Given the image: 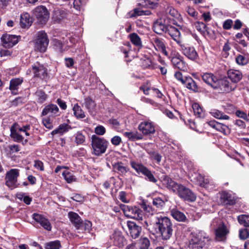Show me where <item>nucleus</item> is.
Instances as JSON below:
<instances>
[{
	"label": "nucleus",
	"instance_id": "f257e3e1",
	"mask_svg": "<svg viewBox=\"0 0 249 249\" xmlns=\"http://www.w3.org/2000/svg\"><path fill=\"white\" fill-rule=\"evenodd\" d=\"M142 225L151 233L159 235L163 240H169L173 235V225L167 216H156L150 224L144 221Z\"/></svg>",
	"mask_w": 249,
	"mask_h": 249
},
{
	"label": "nucleus",
	"instance_id": "f03ea898",
	"mask_svg": "<svg viewBox=\"0 0 249 249\" xmlns=\"http://www.w3.org/2000/svg\"><path fill=\"white\" fill-rule=\"evenodd\" d=\"M162 182L168 189L177 194L180 198L189 202H194L196 200V196L190 189L177 183L168 176L163 177Z\"/></svg>",
	"mask_w": 249,
	"mask_h": 249
},
{
	"label": "nucleus",
	"instance_id": "7ed1b4c3",
	"mask_svg": "<svg viewBox=\"0 0 249 249\" xmlns=\"http://www.w3.org/2000/svg\"><path fill=\"white\" fill-rule=\"evenodd\" d=\"M210 238L203 231L192 233L189 241V247L191 249H203Z\"/></svg>",
	"mask_w": 249,
	"mask_h": 249
},
{
	"label": "nucleus",
	"instance_id": "20e7f679",
	"mask_svg": "<svg viewBox=\"0 0 249 249\" xmlns=\"http://www.w3.org/2000/svg\"><path fill=\"white\" fill-rule=\"evenodd\" d=\"M108 142L103 138H100L95 135L91 137V145L93 154L100 156L105 153L108 145Z\"/></svg>",
	"mask_w": 249,
	"mask_h": 249
},
{
	"label": "nucleus",
	"instance_id": "39448f33",
	"mask_svg": "<svg viewBox=\"0 0 249 249\" xmlns=\"http://www.w3.org/2000/svg\"><path fill=\"white\" fill-rule=\"evenodd\" d=\"M49 41L47 34L45 32L42 31L38 32L35 42V50L40 53L46 52Z\"/></svg>",
	"mask_w": 249,
	"mask_h": 249
},
{
	"label": "nucleus",
	"instance_id": "423d86ee",
	"mask_svg": "<svg viewBox=\"0 0 249 249\" xmlns=\"http://www.w3.org/2000/svg\"><path fill=\"white\" fill-rule=\"evenodd\" d=\"M122 210L124 214L129 217L142 220L143 214L142 210L137 207H131L127 205H123Z\"/></svg>",
	"mask_w": 249,
	"mask_h": 249
},
{
	"label": "nucleus",
	"instance_id": "0eeeda50",
	"mask_svg": "<svg viewBox=\"0 0 249 249\" xmlns=\"http://www.w3.org/2000/svg\"><path fill=\"white\" fill-rule=\"evenodd\" d=\"M0 39L3 47L10 48L18 43L20 36L5 34L2 36Z\"/></svg>",
	"mask_w": 249,
	"mask_h": 249
},
{
	"label": "nucleus",
	"instance_id": "6e6552de",
	"mask_svg": "<svg viewBox=\"0 0 249 249\" xmlns=\"http://www.w3.org/2000/svg\"><path fill=\"white\" fill-rule=\"evenodd\" d=\"M34 14L41 24H45L49 18L48 11L42 5L36 7L34 10Z\"/></svg>",
	"mask_w": 249,
	"mask_h": 249
},
{
	"label": "nucleus",
	"instance_id": "1a4fd4ad",
	"mask_svg": "<svg viewBox=\"0 0 249 249\" xmlns=\"http://www.w3.org/2000/svg\"><path fill=\"white\" fill-rule=\"evenodd\" d=\"M19 176V170L12 169L6 174V185L9 187L15 188L16 186L17 178Z\"/></svg>",
	"mask_w": 249,
	"mask_h": 249
},
{
	"label": "nucleus",
	"instance_id": "9d476101",
	"mask_svg": "<svg viewBox=\"0 0 249 249\" xmlns=\"http://www.w3.org/2000/svg\"><path fill=\"white\" fill-rule=\"evenodd\" d=\"M29 71L34 74V76L39 77L42 79H45L47 76V70L42 65L39 63L32 65Z\"/></svg>",
	"mask_w": 249,
	"mask_h": 249
},
{
	"label": "nucleus",
	"instance_id": "9b49d317",
	"mask_svg": "<svg viewBox=\"0 0 249 249\" xmlns=\"http://www.w3.org/2000/svg\"><path fill=\"white\" fill-rule=\"evenodd\" d=\"M32 218L34 220L39 224L44 229L50 231L52 229L51 224L49 220L43 215L34 213L32 214Z\"/></svg>",
	"mask_w": 249,
	"mask_h": 249
},
{
	"label": "nucleus",
	"instance_id": "f8f14e48",
	"mask_svg": "<svg viewBox=\"0 0 249 249\" xmlns=\"http://www.w3.org/2000/svg\"><path fill=\"white\" fill-rule=\"evenodd\" d=\"M229 232V230L223 223L220 224L215 230L216 240L225 241Z\"/></svg>",
	"mask_w": 249,
	"mask_h": 249
},
{
	"label": "nucleus",
	"instance_id": "ddd939ff",
	"mask_svg": "<svg viewBox=\"0 0 249 249\" xmlns=\"http://www.w3.org/2000/svg\"><path fill=\"white\" fill-rule=\"evenodd\" d=\"M236 86L231 84L227 79L217 80V88H219L222 92H229L236 88Z\"/></svg>",
	"mask_w": 249,
	"mask_h": 249
},
{
	"label": "nucleus",
	"instance_id": "4468645a",
	"mask_svg": "<svg viewBox=\"0 0 249 249\" xmlns=\"http://www.w3.org/2000/svg\"><path fill=\"white\" fill-rule=\"evenodd\" d=\"M182 53L189 59L194 60L197 58L198 54L194 47H186L182 43L179 45Z\"/></svg>",
	"mask_w": 249,
	"mask_h": 249
},
{
	"label": "nucleus",
	"instance_id": "2eb2a0df",
	"mask_svg": "<svg viewBox=\"0 0 249 249\" xmlns=\"http://www.w3.org/2000/svg\"><path fill=\"white\" fill-rule=\"evenodd\" d=\"M139 129L145 135L153 134L155 132L153 123L147 121L142 122L139 125Z\"/></svg>",
	"mask_w": 249,
	"mask_h": 249
},
{
	"label": "nucleus",
	"instance_id": "dca6fc26",
	"mask_svg": "<svg viewBox=\"0 0 249 249\" xmlns=\"http://www.w3.org/2000/svg\"><path fill=\"white\" fill-rule=\"evenodd\" d=\"M166 33H167L178 44L181 45L182 40L180 37V33L177 28L172 25H168Z\"/></svg>",
	"mask_w": 249,
	"mask_h": 249
},
{
	"label": "nucleus",
	"instance_id": "f3484780",
	"mask_svg": "<svg viewBox=\"0 0 249 249\" xmlns=\"http://www.w3.org/2000/svg\"><path fill=\"white\" fill-rule=\"evenodd\" d=\"M68 15V12L65 9L59 8H55L52 14V19L59 22L66 18Z\"/></svg>",
	"mask_w": 249,
	"mask_h": 249
},
{
	"label": "nucleus",
	"instance_id": "a211bd4d",
	"mask_svg": "<svg viewBox=\"0 0 249 249\" xmlns=\"http://www.w3.org/2000/svg\"><path fill=\"white\" fill-rule=\"evenodd\" d=\"M152 42L157 51H160L165 56H168V53L163 39L158 37L153 38Z\"/></svg>",
	"mask_w": 249,
	"mask_h": 249
},
{
	"label": "nucleus",
	"instance_id": "6ab92c4d",
	"mask_svg": "<svg viewBox=\"0 0 249 249\" xmlns=\"http://www.w3.org/2000/svg\"><path fill=\"white\" fill-rule=\"evenodd\" d=\"M111 240L112 241L113 245L119 248L122 247L124 245L125 239L121 232L115 231L111 236Z\"/></svg>",
	"mask_w": 249,
	"mask_h": 249
},
{
	"label": "nucleus",
	"instance_id": "aec40b11",
	"mask_svg": "<svg viewBox=\"0 0 249 249\" xmlns=\"http://www.w3.org/2000/svg\"><path fill=\"white\" fill-rule=\"evenodd\" d=\"M127 226L133 238L135 239L139 236L142 231L141 227L137 225L135 222L131 221H127Z\"/></svg>",
	"mask_w": 249,
	"mask_h": 249
},
{
	"label": "nucleus",
	"instance_id": "412c9836",
	"mask_svg": "<svg viewBox=\"0 0 249 249\" xmlns=\"http://www.w3.org/2000/svg\"><path fill=\"white\" fill-rule=\"evenodd\" d=\"M59 108L56 105L49 104L43 108L41 115L46 116L48 114H51L52 116H56L59 115Z\"/></svg>",
	"mask_w": 249,
	"mask_h": 249
},
{
	"label": "nucleus",
	"instance_id": "4be33fe9",
	"mask_svg": "<svg viewBox=\"0 0 249 249\" xmlns=\"http://www.w3.org/2000/svg\"><path fill=\"white\" fill-rule=\"evenodd\" d=\"M204 82L214 88H217V78L212 73H205L202 75Z\"/></svg>",
	"mask_w": 249,
	"mask_h": 249
},
{
	"label": "nucleus",
	"instance_id": "5701e85b",
	"mask_svg": "<svg viewBox=\"0 0 249 249\" xmlns=\"http://www.w3.org/2000/svg\"><path fill=\"white\" fill-rule=\"evenodd\" d=\"M228 77L232 83L235 84L242 79L243 75L242 72L238 70L231 69L228 71Z\"/></svg>",
	"mask_w": 249,
	"mask_h": 249
},
{
	"label": "nucleus",
	"instance_id": "b1692460",
	"mask_svg": "<svg viewBox=\"0 0 249 249\" xmlns=\"http://www.w3.org/2000/svg\"><path fill=\"white\" fill-rule=\"evenodd\" d=\"M71 128V127L70 125L66 123H63L60 124L56 129L52 131L51 134L52 135L58 134L60 136H62Z\"/></svg>",
	"mask_w": 249,
	"mask_h": 249
},
{
	"label": "nucleus",
	"instance_id": "393cba45",
	"mask_svg": "<svg viewBox=\"0 0 249 249\" xmlns=\"http://www.w3.org/2000/svg\"><path fill=\"white\" fill-rule=\"evenodd\" d=\"M132 244L135 249H148L150 241L147 238L144 237L140 238L137 243Z\"/></svg>",
	"mask_w": 249,
	"mask_h": 249
},
{
	"label": "nucleus",
	"instance_id": "a878e982",
	"mask_svg": "<svg viewBox=\"0 0 249 249\" xmlns=\"http://www.w3.org/2000/svg\"><path fill=\"white\" fill-rule=\"evenodd\" d=\"M69 217L71 222L73 224L75 228L77 230L80 228V224L82 220L79 215L76 213L71 212L68 213Z\"/></svg>",
	"mask_w": 249,
	"mask_h": 249
},
{
	"label": "nucleus",
	"instance_id": "bb28decb",
	"mask_svg": "<svg viewBox=\"0 0 249 249\" xmlns=\"http://www.w3.org/2000/svg\"><path fill=\"white\" fill-rule=\"evenodd\" d=\"M114 171L121 175H125L128 171L127 167L124 165L122 162H117L112 164Z\"/></svg>",
	"mask_w": 249,
	"mask_h": 249
},
{
	"label": "nucleus",
	"instance_id": "cd10ccee",
	"mask_svg": "<svg viewBox=\"0 0 249 249\" xmlns=\"http://www.w3.org/2000/svg\"><path fill=\"white\" fill-rule=\"evenodd\" d=\"M32 23V19L28 13H24L20 15V25L22 28L30 27Z\"/></svg>",
	"mask_w": 249,
	"mask_h": 249
},
{
	"label": "nucleus",
	"instance_id": "c85d7f7f",
	"mask_svg": "<svg viewBox=\"0 0 249 249\" xmlns=\"http://www.w3.org/2000/svg\"><path fill=\"white\" fill-rule=\"evenodd\" d=\"M171 62L174 67L178 69L185 71L187 70V65L185 62L178 57H173L172 58Z\"/></svg>",
	"mask_w": 249,
	"mask_h": 249
},
{
	"label": "nucleus",
	"instance_id": "c756f323",
	"mask_svg": "<svg viewBox=\"0 0 249 249\" xmlns=\"http://www.w3.org/2000/svg\"><path fill=\"white\" fill-rule=\"evenodd\" d=\"M168 25L163 24L160 21H157L154 23L153 30L154 32L160 35L166 33Z\"/></svg>",
	"mask_w": 249,
	"mask_h": 249
},
{
	"label": "nucleus",
	"instance_id": "7c9ffc66",
	"mask_svg": "<svg viewBox=\"0 0 249 249\" xmlns=\"http://www.w3.org/2000/svg\"><path fill=\"white\" fill-rule=\"evenodd\" d=\"M171 214L177 221L185 222L188 220L185 215L178 210L173 209L171 211Z\"/></svg>",
	"mask_w": 249,
	"mask_h": 249
},
{
	"label": "nucleus",
	"instance_id": "2f4dec72",
	"mask_svg": "<svg viewBox=\"0 0 249 249\" xmlns=\"http://www.w3.org/2000/svg\"><path fill=\"white\" fill-rule=\"evenodd\" d=\"M199 184L200 186L206 188L208 189H211L214 186L213 182L211 181L209 178H205L201 176H199Z\"/></svg>",
	"mask_w": 249,
	"mask_h": 249
},
{
	"label": "nucleus",
	"instance_id": "473e14b6",
	"mask_svg": "<svg viewBox=\"0 0 249 249\" xmlns=\"http://www.w3.org/2000/svg\"><path fill=\"white\" fill-rule=\"evenodd\" d=\"M128 38L134 45L139 48L142 47V41L137 34L135 33H131L128 36Z\"/></svg>",
	"mask_w": 249,
	"mask_h": 249
},
{
	"label": "nucleus",
	"instance_id": "72a5a7b5",
	"mask_svg": "<svg viewBox=\"0 0 249 249\" xmlns=\"http://www.w3.org/2000/svg\"><path fill=\"white\" fill-rule=\"evenodd\" d=\"M183 84L187 88L194 91H197L198 90V87L195 81L191 77H185Z\"/></svg>",
	"mask_w": 249,
	"mask_h": 249
},
{
	"label": "nucleus",
	"instance_id": "f704fd0d",
	"mask_svg": "<svg viewBox=\"0 0 249 249\" xmlns=\"http://www.w3.org/2000/svg\"><path fill=\"white\" fill-rule=\"evenodd\" d=\"M168 201V197L163 196L162 197H156L153 199V204L158 208H162L165 202Z\"/></svg>",
	"mask_w": 249,
	"mask_h": 249
},
{
	"label": "nucleus",
	"instance_id": "c9c22d12",
	"mask_svg": "<svg viewBox=\"0 0 249 249\" xmlns=\"http://www.w3.org/2000/svg\"><path fill=\"white\" fill-rule=\"evenodd\" d=\"M22 79L20 78L14 79L10 81L9 88L12 91L13 94H17V90L18 88V86L22 83Z\"/></svg>",
	"mask_w": 249,
	"mask_h": 249
},
{
	"label": "nucleus",
	"instance_id": "e433bc0d",
	"mask_svg": "<svg viewBox=\"0 0 249 249\" xmlns=\"http://www.w3.org/2000/svg\"><path fill=\"white\" fill-rule=\"evenodd\" d=\"M83 105L88 109L89 111L92 113L95 109L96 104L91 98L88 97L84 99Z\"/></svg>",
	"mask_w": 249,
	"mask_h": 249
},
{
	"label": "nucleus",
	"instance_id": "4c0bfd02",
	"mask_svg": "<svg viewBox=\"0 0 249 249\" xmlns=\"http://www.w3.org/2000/svg\"><path fill=\"white\" fill-rule=\"evenodd\" d=\"M11 136L15 141L20 142L23 140L22 136L17 132V124H14L10 128Z\"/></svg>",
	"mask_w": 249,
	"mask_h": 249
},
{
	"label": "nucleus",
	"instance_id": "58836bf2",
	"mask_svg": "<svg viewBox=\"0 0 249 249\" xmlns=\"http://www.w3.org/2000/svg\"><path fill=\"white\" fill-rule=\"evenodd\" d=\"M130 165L131 167L134 169L138 173H142V174L147 168L142 163H139L134 160L130 161Z\"/></svg>",
	"mask_w": 249,
	"mask_h": 249
},
{
	"label": "nucleus",
	"instance_id": "ea45409f",
	"mask_svg": "<svg viewBox=\"0 0 249 249\" xmlns=\"http://www.w3.org/2000/svg\"><path fill=\"white\" fill-rule=\"evenodd\" d=\"M92 227V223L88 220H86L84 222L82 221L80 224V228L78 229L79 230V232H89Z\"/></svg>",
	"mask_w": 249,
	"mask_h": 249
},
{
	"label": "nucleus",
	"instance_id": "a19ab883",
	"mask_svg": "<svg viewBox=\"0 0 249 249\" xmlns=\"http://www.w3.org/2000/svg\"><path fill=\"white\" fill-rule=\"evenodd\" d=\"M72 109L74 115L77 118L83 119L85 117L84 112L77 104L74 105Z\"/></svg>",
	"mask_w": 249,
	"mask_h": 249
},
{
	"label": "nucleus",
	"instance_id": "79ce46f5",
	"mask_svg": "<svg viewBox=\"0 0 249 249\" xmlns=\"http://www.w3.org/2000/svg\"><path fill=\"white\" fill-rule=\"evenodd\" d=\"M192 108L194 114L196 117L200 118L204 116L203 109L198 104L196 103L193 104Z\"/></svg>",
	"mask_w": 249,
	"mask_h": 249
},
{
	"label": "nucleus",
	"instance_id": "37998d69",
	"mask_svg": "<svg viewBox=\"0 0 249 249\" xmlns=\"http://www.w3.org/2000/svg\"><path fill=\"white\" fill-rule=\"evenodd\" d=\"M210 113L213 117L218 119L229 120L230 119L229 116L217 109L212 110Z\"/></svg>",
	"mask_w": 249,
	"mask_h": 249
},
{
	"label": "nucleus",
	"instance_id": "c03bdc74",
	"mask_svg": "<svg viewBox=\"0 0 249 249\" xmlns=\"http://www.w3.org/2000/svg\"><path fill=\"white\" fill-rule=\"evenodd\" d=\"M36 100L39 104L43 103L47 98V95L42 90H38L35 93Z\"/></svg>",
	"mask_w": 249,
	"mask_h": 249
},
{
	"label": "nucleus",
	"instance_id": "a18cd8bd",
	"mask_svg": "<svg viewBox=\"0 0 249 249\" xmlns=\"http://www.w3.org/2000/svg\"><path fill=\"white\" fill-rule=\"evenodd\" d=\"M124 135L132 141L141 140L142 139V135L139 134L137 132H125L124 133Z\"/></svg>",
	"mask_w": 249,
	"mask_h": 249
},
{
	"label": "nucleus",
	"instance_id": "49530a36",
	"mask_svg": "<svg viewBox=\"0 0 249 249\" xmlns=\"http://www.w3.org/2000/svg\"><path fill=\"white\" fill-rule=\"evenodd\" d=\"M220 199L223 200V202L228 205H232L234 203V201L231 199V196L226 192H223L220 196Z\"/></svg>",
	"mask_w": 249,
	"mask_h": 249
},
{
	"label": "nucleus",
	"instance_id": "de8ad7c7",
	"mask_svg": "<svg viewBox=\"0 0 249 249\" xmlns=\"http://www.w3.org/2000/svg\"><path fill=\"white\" fill-rule=\"evenodd\" d=\"M62 176L68 183H71L76 180V178L72 172L66 171L63 172Z\"/></svg>",
	"mask_w": 249,
	"mask_h": 249
},
{
	"label": "nucleus",
	"instance_id": "09e8293b",
	"mask_svg": "<svg viewBox=\"0 0 249 249\" xmlns=\"http://www.w3.org/2000/svg\"><path fill=\"white\" fill-rule=\"evenodd\" d=\"M142 175L146 177V179L150 182L156 183L157 181V179L154 177L153 174L147 168L145 169Z\"/></svg>",
	"mask_w": 249,
	"mask_h": 249
},
{
	"label": "nucleus",
	"instance_id": "8fccbe9b",
	"mask_svg": "<svg viewBox=\"0 0 249 249\" xmlns=\"http://www.w3.org/2000/svg\"><path fill=\"white\" fill-rule=\"evenodd\" d=\"M238 220L241 224L244 225L245 227H249V215L243 214L238 216Z\"/></svg>",
	"mask_w": 249,
	"mask_h": 249
},
{
	"label": "nucleus",
	"instance_id": "3c124183",
	"mask_svg": "<svg viewBox=\"0 0 249 249\" xmlns=\"http://www.w3.org/2000/svg\"><path fill=\"white\" fill-rule=\"evenodd\" d=\"M61 247L60 242L58 240L48 243L45 247L46 249H59Z\"/></svg>",
	"mask_w": 249,
	"mask_h": 249
},
{
	"label": "nucleus",
	"instance_id": "603ef678",
	"mask_svg": "<svg viewBox=\"0 0 249 249\" xmlns=\"http://www.w3.org/2000/svg\"><path fill=\"white\" fill-rule=\"evenodd\" d=\"M141 206L145 213L149 215H153L155 213V210L152 206L147 205L145 202H142L141 204Z\"/></svg>",
	"mask_w": 249,
	"mask_h": 249
},
{
	"label": "nucleus",
	"instance_id": "864d4df0",
	"mask_svg": "<svg viewBox=\"0 0 249 249\" xmlns=\"http://www.w3.org/2000/svg\"><path fill=\"white\" fill-rule=\"evenodd\" d=\"M143 10H141L140 8H135L133 10L128 13V16L130 18H136L138 16H142Z\"/></svg>",
	"mask_w": 249,
	"mask_h": 249
},
{
	"label": "nucleus",
	"instance_id": "5fc2aeb1",
	"mask_svg": "<svg viewBox=\"0 0 249 249\" xmlns=\"http://www.w3.org/2000/svg\"><path fill=\"white\" fill-rule=\"evenodd\" d=\"M17 198L21 200H23V202L27 205H29L32 200V198L28 196H25L23 193H19L17 194Z\"/></svg>",
	"mask_w": 249,
	"mask_h": 249
},
{
	"label": "nucleus",
	"instance_id": "6e6d98bb",
	"mask_svg": "<svg viewBox=\"0 0 249 249\" xmlns=\"http://www.w3.org/2000/svg\"><path fill=\"white\" fill-rule=\"evenodd\" d=\"M236 63L240 65H245L249 62V59L245 56L239 54L236 58Z\"/></svg>",
	"mask_w": 249,
	"mask_h": 249
},
{
	"label": "nucleus",
	"instance_id": "4d7b16f0",
	"mask_svg": "<svg viewBox=\"0 0 249 249\" xmlns=\"http://www.w3.org/2000/svg\"><path fill=\"white\" fill-rule=\"evenodd\" d=\"M216 130L220 131L224 134H226L229 132V129L228 127L222 124L218 123L217 124Z\"/></svg>",
	"mask_w": 249,
	"mask_h": 249
},
{
	"label": "nucleus",
	"instance_id": "13d9d810",
	"mask_svg": "<svg viewBox=\"0 0 249 249\" xmlns=\"http://www.w3.org/2000/svg\"><path fill=\"white\" fill-rule=\"evenodd\" d=\"M43 125L47 128L51 129L53 128V124L50 117H46L42 119Z\"/></svg>",
	"mask_w": 249,
	"mask_h": 249
},
{
	"label": "nucleus",
	"instance_id": "bf43d9fd",
	"mask_svg": "<svg viewBox=\"0 0 249 249\" xmlns=\"http://www.w3.org/2000/svg\"><path fill=\"white\" fill-rule=\"evenodd\" d=\"M159 0H145V5L150 8H155L157 7Z\"/></svg>",
	"mask_w": 249,
	"mask_h": 249
},
{
	"label": "nucleus",
	"instance_id": "052dcab7",
	"mask_svg": "<svg viewBox=\"0 0 249 249\" xmlns=\"http://www.w3.org/2000/svg\"><path fill=\"white\" fill-rule=\"evenodd\" d=\"M249 236V232L247 229H242L239 231V237L241 240H245Z\"/></svg>",
	"mask_w": 249,
	"mask_h": 249
},
{
	"label": "nucleus",
	"instance_id": "680f3d73",
	"mask_svg": "<svg viewBox=\"0 0 249 249\" xmlns=\"http://www.w3.org/2000/svg\"><path fill=\"white\" fill-rule=\"evenodd\" d=\"M166 13L173 17H177L179 15L178 12L172 6H168L167 7Z\"/></svg>",
	"mask_w": 249,
	"mask_h": 249
},
{
	"label": "nucleus",
	"instance_id": "e2e57ef3",
	"mask_svg": "<svg viewBox=\"0 0 249 249\" xmlns=\"http://www.w3.org/2000/svg\"><path fill=\"white\" fill-rule=\"evenodd\" d=\"M75 141L78 144H82L85 141V137L81 133L78 132L76 134Z\"/></svg>",
	"mask_w": 249,
	"mask_h": 249
},
{
	"label": "nucleus",
	"instance_id": "0e129e2a",
	"mask_svg": "<svg viewBox=\"0 0 249 249\" xmlns=\"http://www.w3.org/2000/svg\"><path fill=\"white\" fill-rule=\"evenodd\" d=\"M150 157L158 162H160L161 161V156L157 152L155 151H150L148 152Z\"/></svg>",
	"mask_w": 249,
	"mask_h": 249
},
{
	"label": "nucleus",
	"instance_id": "69168bd1",
	"mask_svg": "<svg viewBox=\"0 0 249 249\" xmlns=\"http://www.w3.org/2000/svg\"><path fill=\"white\" fill-rule=\"evenodd\" d=\"M94 132L98 135H103L106 133V128L102 125H98L95 128Z\"/></svg>",
	"mask_w": 249,
	"mask_h": 249
},
{
	"label": "nucleus",
	"instance_id": "338daca9",
	"mask_svg": "<svg viewBox=\"0 0 249 249\" xmlns=\"http://www.w3.org/2000/svg\"><path fill=\"white\" fill-rule=\"evenodd\" d=\"M196 29L200 32H204L206 30V25L202 22H196L195 23Z\"/></svg>",
	"mask_w": 249,
	"mask_h": 249
},
{
	"label": "nucleus",
	"instance_id": "774afa93",
	"mask_svg": "<svg viewBox=\"0 0 249 249\" xmlns=\"http://www.w3.org/2000/svg\"><path fill=\"white\" fill-rule=\"evenodd\" d=\"M70 198L78 202H83L84 200V197L78 194H73Z\"/></svg>",
	"mask_w": 249,
	"mask_h": 249
}]
</instances>
